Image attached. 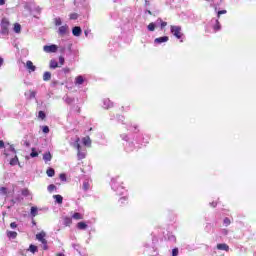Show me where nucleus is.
Wrapping results in <instances>:
<instances>
[{"label":"nucleus","mask_w":256,"mask_h":256,"mask_svg":"<svg viewBox=\"0 0 256 256\" xmlns=\"http://www.w3.org/2000/svg\"><path fill=\"white\" fill-rule=\"evenodd\" d=\"M1 35H9V20L3 18L1 21Z\"/></svg>","instance_id":"nucleus-1"},{"label":"nucleus","mask_w":256,"mask_h":256,"mask_svg":"<svg viewBox=\"0 0 256 256\" xmlns=\"http://www.w3.org/2000/svg\"><path fill=\"white\" fill-rule=\"evenodd\" d=\"M111 187L116 191L117 195H123V193H125V188H123V186H119L115 179H112Z\"/></svg>","instance_id":"nucleus-2"},{"label":"nucleus","mask_w":256,"mask_h":256,"mask_svg":"<svg viewBox=\"0 0 256 256\" xmlns=\"http://www.w3.org/2000/svg\"><path fill=\"white\" fill-rule=\"evenodd\" d=\"M74 147H76V149L78 151L77 157H78L79 161H81V159H85L87 154L85 153V151L81 150V145L79 144V138H77L76 143L74 144Z\"/></svg>","instance_id":"nucleus-3"},{"label":"nucleus","mask_w":256,"mask_h":256,"mask_svg":"<svg viewBox=\"0 0 256 256\" xmlns=\"http://www.w3.org/2000/svg\"><path fill=\"white\" fill-rule=\"evenodd\" d=\"M170 31H171L172 35H174V37H176V39H181V37L183 35L181 33V26H171Z\"/></svg>","instance_id":"nucleus-4"},{"label":"nucleus","mask_w":256,"mask_h":256,"mask_svg":"<svg viewBox=\"0 0 256 256\" xmlns=\"http://www.w3.org/2000/svg\"><path fill=\"white\" fill-rule=\"evenodd\" d=\"M43 51L45 53H57V45L52 44V45H45L43 47Z\"/></svg>","instance_id":"nucleus-5"},{"label":"nucleus","mask_w":256,"mask_h":256,"mask_svg":"<svg viewBox=\"0 0 256 256\" xmlns=\"http://www.w3.org/2000/svg\"><path fill=\"white\" fill-rule=\"evenodd\" d=\"M46 235H47V234L42 231V232L36 234V239H37L38 241H40V243L46 244V243H47V240L45 239Z\"/></svg>","instance_id":"nucleus-6"},{"label":"nucleus","mask_w":256,"mask_h":256,"mask_svg":"<svg viewBox=\"0 0 256 256\" xmlns=\"http://www.w3.org/2000/svg\"><path fill=\"white\" fill-rule=\"evenodd\" d=\"M67 31H69V26L67 24L59 27L58 29V33L59 35H61V37H63L64 35H67Z\"/></svg>","instance_id":"nucleus-7"},{"label":"nucleus","mask_w":256,"mask_h":256,"mask_svg":"<svg viewBox=\"0 0 256 256\" xmlns=\"http://www.w3.org/2000/svg\"><path fill=\"white\" fill-rule=\"evenodd\" d=\"M167 41H169V37L168 36H162V37L156 38L154 40V43L156 45H161V43H167Z\"/></svg>","instance_id":"nucleus-8"},{"label":"nucleus","mask_w":256,"mask_h":256,"mask_svg":"<svg viewBox=\"0 0 256 256\" xmlns=\"http://www.w3.org/2000/svg\"><path fill=\"white\" fill-rule=\"evenodd\" d=\"M26 68L29 69L30 73L35 72V70L37 69V67L33 65V62L31 60H28L26 62Z\"/></svg>","instance_id":"nucleus-9"},{"label":"nucleus","mask_w":256,"mask_h":256,"mask_svg":"<svg viewBox=\"0 0 256 256\" xmlns=\"http://www.w3.org/2000/svg\"><path fill=\"white\" fill-rule=\"evenodd\" d=\"M81 33H82V30H81V27L79 26H75L72 29V34L74 35V37H81Z\"/></svg>","instance_id":"nucleus-10"},{"label":"nucleus","mask_w":256,"mask_h":256,"mask_svg":"<svg viewBox=\"0 0 256 256\" xmlns=\"http://www.w3.org/2000/svg\"><path fill=\"white\" fill-rule=\"evenodd\" d=\"M218 251H229V245L225 243L217 244Z\"/></svg>","instance_id":"nucleus-11"},{"label":"nucleus","mask_w":256,"mask_h":256,"mask_svg":"<svg viewBox=\"0 0 256 256\" xmlns=\"http://www.w3.org/2000/svg\"><path fill=\"white\" fill-rule=\"evenodd\" d=\"M10 165L12 167H15V165H19V167H21V164L19 163V158L17 157V155H15L14 158L10 160Z\"/></svg>","instance_id":"nucleus-12"},{"label":"nucleus","mask_w":256,"mask_h":256,"mask_svg":"<svg viewBox=\"0 0 256 256\" xmlns=\"http://www.w3.org/2000/svg\"><path fill=\"white\" fill-rule=\"evenodd\" d=\"M104 109H111L113 107V102L109 99H104L103 101Z\"/></svg>","instance_id":"nucleus-13"},{"label":"nucleus","mask_w":256,"mask_h":256,"mask_svg":"<svg viewBox=\"0 0 256 256\" xmlns=\"http://www.w3.org/2000/svg\"><path fill=\"white\" fill-rule=\"evenodd\" d=\"M43 159L45 161V163L51 161V159H53V156L51 155V152H46L43 154Z\"/></svg>","instance_id":"nucleus-14"},{"label":"nucleus","mask_w":256,"mask_h":256,"mask_svg":"<svg viewBox=\"0 0 256 256\" xmlns=\"http://www.w3.org/2000/svg\"><path fill=\"white\" fill-rule=\"evenodd\" d=\"M83 83H85L83 76H77L75 78V85H83Z\"/></svg>","instance_id":"nucleus-15"},{"label":"nucleus","mask_w":256,"mask_h":256,"mask_svg":"<svg viewBox=\"0 0 256 256\" xmlns=\"http://www.w3.org/2000/svg\"><path fill=\"white\" fill-rule=\"evenodd\" d=\"M53 199H55V202L58 203V205H61L63 203V196L59 194L54 195Z\"/></svg>","instance_id":"nucleus-16"},{"label":"nucleus","mask_w":256,"mask_h":256,"mask_svg":"<svg viewBox=\"0 0 256 256\" xmlns=\"http://www.w3.org/2000/svg\"><path fill=\"white\" fill-rule=\"evenodd\" d=\"M77 229H79L80 231H85V229H87V224L85 222H78Z\"/></svg>","instance_id":"nucleus-17"},{"label":"nucleus","mask_w":256,"mask_h":256,"mask_svg":"<svg viewBox=\"0 0 256 256\" xmlns=\"http://www.w3.org/2000/svg\"><path fill=\"white\" fill-rule=\"evenodd\" d=\"M214 21V25H213V29L214 31H220L221 30V24L219 23V20H212V22Z\"/></svg>","instance_id":"nucleus-18"},{"label":"nucleus","mask_w":256,"mask_h":256,"mask_svg":"<svg viewBox=\"0 0 256 256\" xmlns=\"http://www.w3.org/2000/svg\"><path fill=\"white\" fill-rule=\"evenodd\" d=\"M72 219H75L76 221H80L81 219H83V214L76 212L72 215Z\"/></svg>","instance_id":"nucleus-19"},{"label":"nucleus","mask_w":256,"mask_h":256,"mask_svg":"<svg viewBox=\"0 0 256 256\" xmlns=\"http://www.w3.org/2000/svg\"><path fill=\"white\" fill-rule=\"evenodd\" d=\"M63 100L65 101V103H67L68 105H71V103L75 102V98H71L69 96H66L63 98Z\"/></svg>","instance_id":"nucleus-20"},{"label":"nucleus","mask_w":256,"mask_h":256,"mask_svg":"<svg viewBox=\"0 0 256 256\" xmlns=\"http://www.w3.org/2000/svg\"><path fill=\"white\" fill-rule=\"evenodd\" d=\"M90 187H91V184L89 183V181L83 182V186H82L83 191H89Z\"/></svg>","instance_id":"nucleus-21"},{"label":"nucleus","mask_w":256,"mask_h":256,"mask_svg":"<svg viewBox=\"0 0 256 256\" xmlns=\"http://www.w3.org/2000/svg\"><path fill=\"white\" fill-rule=\"evenodd\" d=\"M63 221H64L65 227H69V225H71V223H73V220L69 217H64Z\"/></svg>","instance_id":"nucleus-22"},{"label":"nucleus","mask_w":256,"mask_h":256,"mask_svg":"<svg viewBox=\"0 0 256 256\" xmlns=\"http://www.w3.org/2000/svg\"><path fill=\"white\" fill-rule=\"evenodd\" d=\"M59 67V63L55 60H50V69H57Z\"/></svg>","instance_id":"nucleus-23"},{"label":"nucleus","mask_w":256,"mask_h":256,"mask_svg":"<svg viewBox=\"0 0 256 256\" xmlns=\"http://www.w3.org/2000/svg\"><path fill=\"white\" fill-rule=\"evenodd\" d=\"M43 81H51V72H44Z\"/></svg>","instance_id":"nucleus-24"},{"label":"nucleus","mask_w":256,"mask_h":256,"mask_svg":"<svg viewBox=\"0 0 256 256\" xmlns=\"http://www.w3.org/2000/svg\"><path fill=\"white\" fill-rule=\"evenodd\" d=\"M157 24H160L161 29H165V27H167V22H163V20L161 18H159L156 21Z\"/></svg>","instance_id":"nucleus-25"},{"label":"nucleus","mask_w":256,"mask_h":256,"mask_svg":"<svg viewBox=\"0 0 256 256\" xmlns=\"http://www.w3.org/2000/svg\"><path fill=\"white\" fill-rule=\"evenodd\" d=\"M46 175H48L49 177H55V169L49 168V169L46 171Z\"/></svg>","instance_id":"nucleus-26"},{"label":"nucleus","mask_w":256,"mask_h":256,"mask_svg":"<svg viewBox=\"0 0 256 256\" xmlns=\"http://www.w3.org/2000/svg\"><path fill=\"white\" fill-rule=\"evenodd\" d=\"M37 213H38L37 207L35 206L31 207V211H30L31 216L37 217Z\"/></svg>","instance_id":"nucleus-27"},{"label":"nucleus","mask_w":256,"mask_h":256,"mask_svg":"<svg viewBox=\"0 0 256 256\" xmlns=\"http://www.w3.org/2000/svg\"><path fill=\"white\" fill-rule=\"evenodd\" d=\"M8 237H10V239H15L17 237V232L15 231H9L7 233Z\"/></svg>","instance_id":"nucleus-28"},{"label":"nucleus","mask_w":256,"mask_h":256,"mask_svg":"<svg viewBox=\"0 0 256 256\" xmlns=\"http://www.w3.org/2000/svg\"><path fill=\"white\" fill-rule=\"evenodd\" d=\"M14 31L16 33H21V24L19 23L14 24Z\"/></svg>","instance_id":"nucleus-29"},{"label":"nucleus","mask_w":256,"mask_h":256,"mask_svg":"<svg viewBox=\"0 0 256 256\" xmlns=\"http://www.w3.org/2000/svg\"><path fill=\"white\" fill-rule=\"evenodd\" d=\"M83 144L86 146L91 145V138L90 137L83 138Z\"/></svg>","instance_id":"nucleus-30"},{"label":"nucleus","mask_w":256,"mask_h":256,"mask_svg":"<svg viewBox=\"0 0 256 256\" xmlns=\"http://www.w3.org/2000/svg\"><path fill=\"white\" fill-rule=\"evenodd\" d=\"M29 251H30L31 253H37V251H38L37 246L31 244V245L29 246Z\"/></svg>","instance_id":"nucleus-31"},{"label":"nucleus","mask_w":256,"mask_h":256,"mask_svg":"<svg viewBox=\"0 0 256 256\" xmlns=\"http://www.w3.org/2000/svg\"><path fill=\"white\" fill-rule=\"evenodd\" d=\"M30 157L35 158L39 157V153L35 151V148H32V152L30 153Z\"/></svg>","instance_id":"nucleus-32"},{"label":"nucleus","mask_w":256,"mask_h":256,"mask_svg":"<svg viewBox=\"0 0 256 256\" xmlns=\"http://www.w3.org/2000/svg\"><path fill=\"white\" fill-rule=\"evenodd\" d=\"M55 189H57V186H55V184H50L48 186L49 193H53V191H55Z\"/></svg>","instance_id":"nucleus-33"},{"label":"nucleus","mask_w":256,"mask_h":256,"mask_svg":"<svg viewBox=\"0 0 256 256\" xmlns=\"http://www.w3.org/2000/svg\"><path fill=\"white\" fill-rule=\"evenodd\" d=\"M54 23H55L56 27H59L60 25H62L61 18H59V17L55 18Z\"/></svg>","instance_id":"nucleus-34"},{"label":"nucleus","mask_w":256,"mask_h":256,"mask_svg":"<svg viewBox=\"0 0 256 256\" xmlns=\"http://www.w3.org/2000/svg\"><path fill=\"white\" fill-rule=\"evenodd\" d=\"M147 29L148 31H155V23H150L148 26H147Z\"/></svg>","instance_id":"nucleus-35"},{"label":"nucleus","mask_w":256,"mask_h":256,"mask_svg":"<svg viewBox=\"0 0 256 256\" xmlns=\"http://www.w3.org/2000/svg\"><path fill=\"white\" fill-rule=\"evenodd\" d=\"M225 227H229V225H231V220L229 218H224V221H223Z\"/></svg>","instance_id":"nucleus-36"},{"label":"nucleus","mask_w":256,"mask_h":256,"mask_svg":"<svg viewBox=\"0 0 256 256\" xmlns=\"http://www.w3.org/2000/svg\"><path fill=\"white\" fill-rule=\"evenodd\" d=\"M38 117H39V119H45V117H47L46 115H45V112H43V111H39V113H38Z\"/></svg>","instance_id":"nucleus-37"},{"label":"nucleus","mask_w":256,"mask_h":256,"mask_svg":"<svg viewBox=\"0 0 256 256\" xmlns=\"http://www.w3.org/2000/svg\"><path fill=\"white\" fill-rule=\"evenodd\" d=\"M0 193H1V195H7V188L6 187H1L0 188Z\"/></svg>","instance_id":"nucleus-38"},{"label":"nucleus","mask_w":256,"mask_h":256,"mask_svg":"<svg viewBox=\"0 0 256 256\" xmlns=\"http://www.w3.org/2000/svg\"><path fill=\"white\" fill-rule=\"evenodd\" d=\"M22 195H23L24 197H29V189H23V190H22Z\"/></svg>","instance_id":"nucleus-39"},{"label":"nucleus","mask_w":256,"mask_h":256,"mask_svg":"<svg viewBox=\"0 0 256 256\" xmlns=\"http://www.w3.org/2000/svg\"><path fill=\"white\" fill-rule=\"evenodd\" d=\"M172 256H179V249L178 248H174L172 250Z\"/></svg>","instance_id":"nucleus-40"},{"label":"nucleus","mask_w":256,"mask_h":256,"mask_svg":"<svg viewBox=\"0 0 256 256\" xmlns=\"http://www.w3.org/2000/svg\"><path fill=\"white\" fill-rule=\"evenodd\" d=\"M79 15L77 13L70 14V19L75 20L78 19Z\"/></svg>","instance_id":"nucleus-41"},{"label":"nucleus","mask_w":256,"mask_h":256,"mask_svg":"<svg viewBox=\"0 0 256 256\" xmlns=\"http://www.w3.org/2000/svg\"><path fill=\"white\" fill-rule=\"evenodd\" d=\"M36 95H37V92L30 91V99H35Z\"/></svg>","instance_id":"nucleus-42"},{"label":"nucleus","mask_w":256,"mask_h":256,"mask_svg":"<svg viewBox=\"0 0 256 256\" xmlns=\"http://www.w3.org/2000/svg\"><path fill=\"white\" fill-rule=\"evenodd\" d=\"M10 151L12 152V153H14V155H17V150H15V146H13V145H10Z\"/></svg>","instance_id":"nucleus-43"},{"label":"nucleus","mask_w":256,"mask_h":256,"mask_svg":"<svg viewBox=\"0 0 256 256\" xmlns=\"http://www.w3.org/2000/svg\"><path fill=\"white\" fill-rule=\"evenodd\" d=\"M225 13H227V10H220V11H218V18H220L221 15H225Z\"/></svg>","instance_id":"nucleus-44"},{"label":"nucleus","mask_w":256,"mask_h":256,"mask_svg":"<svg viewBox=\"0 0 256 256\" xmlns=\"http://www.w3.org/2000/svg\"><path fill=\"white\" fill-rule=\"evenodd\" d=\"M59 63H60V65H64L65 64V58L63 56L59 57Z\"/></svg>","instance_id":"nucleus-45"},{"label":"nucleus","mask_w":256,"mask_h":256,"mask_svg":"<svg viewBox=\"0 0 256 256\" xmlns=\"http://www.w3.org/2000/svg\"><path fill=\"white\" fill-rule=\"evenodd\" d=\"M42 131L43 133H49V126H43Z\"/></svg>","instance_id":"nucleus-46"},{"label":"nucleus","mask_w":256,"mask_h":256,"mask_svg":"<svg viewBox=\"0 0 256 256\" xmlns=\"http://www.w3.org/2000/svg\"><path fill=\"white\" fill-rule=\"evenodd\" d=\"M121 138L123 139V141H128L129 137L127 136V134H122Z\"/></svg>","instance_id":"nucleus-47"},{"label":"nucleus","mask_w":256,"mask_h":256,"mask_svg":"<svg viewBox=\"0 0 256 256\" xmlns=\"http://www.w3.org/2000/svg\"><path fill=\"white\" fill-rule=\"evenodd\" d=\"M60 179L62 181H67V176L65 174H60Z\"/></svg>","instance_id":"nucleus-48"},{"label":"nucleus","mask_w":256,"mask_h":256,"mask_svg":"<svg viewBox=\"0 0 256 256\" xmlns=\"http://www.w3.org/2000/svg\"><path fill=\"white\" fill-rule=\"evenodd\" d=\"M10 227H11V229H17V223L12 222V223L10 224Z\"/></svg>","instance_id":"nucleus-49"},{"label":"nucleus","mask_w":256,"mask_h":256,"mask_svg":"<svg viewBox=\"0 0 256 256\" xmlns=\"http://www.w3.org/2000/svg\"><path fill=\"white\" fill-rule=\"evenodd\" d=\"M0 149H5V142L3 140H0Z\"/></svg>","instance_id":"nucleus-50"},{"label":"nucleus","mask_w":256,"mask_h":256,"mask_svg":"<svg viewBox=\"0 0 256 256\" xmlns=\"http://www.w3.org/2000/svg\"><path fill=\"white\" fill-rule=\"evenodd\" d=\"M42 245H43L44 251H47V249H49V246H47V240H46V243H45V244H42Z\"/></svg>","instance_id":"nucleus-51"},{"label":"nucleus","mask_w":256,"mask_h":256,"mask_svg":"<svg viewBox=\"0 0 256 256\" xmlns=\"http://www.w3.org/2000/svg\"><path fill=\"white\" fill-rule=\"evenodd\" d=\"M24 145L25 147H31V143H29V141H24Z\"/></svg>","instance_id":"nucleus-52"},{"label":"nucleus","mask_w":256,"mask_h":256,"mask_svg":"<svg viewBox=\"0 0 256 256\" xmlns=\"http://www.w3.org/2000/svg\"><path fill=\"white\" fill-rule=\"evenodd\" d=\"M211 207H217V202L210 203Z\"/></svg>","instance_id":"nucleus-53"},{"label":"nucleus","mask_w":256,"mask_h":256,"mask_svg":"<svg viewBox=\"0 0 256 256\" xmlns=\"http://www.w3.org/2000/svg\"><path fill=\"white\" fill-rule=\"evenodd\" d=\"M3 63H4V60H3V58L0 57V67L3 66Z\"/></svg>","instance_id":"nucleus-54"},{"label":"nucleus","mask_w":256,"mask_h":256,"mask_svg":"<svg viewBox=\"0 0 256 256\" xmlns=\"http://www.w3.org/2000/svg\"><path fill=\"white\" fill-rule=\"evenodd\" d=\"M145 13H148V15H153V13L151 12V10H146Z\"/></svg>","instance_id":"nucleus-55"},{"label":"nucleus","mask_w":256,"mask_h":256,"mask_svg":"<svg viewBox=\"0 0 256 256\" xmlns=\"http://www.w3.org/2000/svg\"><path fill=\"white\" fill-rule=\"evenodd\" d=\"M121 203H123V201H127L126 197L120 198Z\"/></svg>","instance_id":"nucleus-56"},{"label":"nucleus","mask_w":256,"mask_h":256,"mask_svg":"<svg viewBox=\"0 0 256 256\" xmlns=\"http://www.w3.org/2000/svg\"><path fill=\"white\" fill-rule=\"evenodd\" d=\"M0 5H5V0H0Z\"/></svg>","instance_id":"nucleus-57"},{"label":"nucleus","mask_w":256,"mask_h":256,"mask_svg":"<svg viewBox=\"0 0 256 256\" xmlns=\"http://www.w3.org/2000/svg\"><path fill=\"white\" fill-rule=\"evenodd\" d=\"M151 0H145V3H146V5H149V2H150Z\"/></svg>","instance_id":"nucleus-58"},{"label":"nucleus","mask_w":256,"mask_h":256,"mask_svg":"<svg viewBox=\"0 0 256 256\" xmlns=\"http://www.w3.org/2000/svg\"><path fill=\"white\" fill-rule=\"evenodd\" d=\"M84 33L86 37L89 35V31H85Z\"/></svg>","instance_id":"nucleus-59"},{"label":"nucleus","mask_w":256,"mask_h":256,"mask_svg":"<svg viewBox=\"0 0 256 256\" xmlns=\"http://www.w3.org/2000/svg\"><path fill=\"white\" fill-rule=\"evenodd\" d=\"M57 256H65V254L59 253V254H57Z\"/></svg>","instance_id":"nucleus-60"},{"label":"nucleus","mask_w":256,"mask_h":256,"mask_svg":"<svg viewBox=\"0 0 256 256\" xmlns=\"http://www.w3.org/2000/svg\"><path fill=\"white\" fill-rule=\"evenodd\" d=\"M225 235H227V230H224Z\"/></svg>","instance_id":"nucleus-61"},{"label":"nucleus","mask_w":256,"mask_h":256,"mask_svg":"<svg viewBox=\"0 0 256 256\" xmlns=\"http://www.w3.org/2000/svg\"><path fill=\"white\" fill-rule=\"evenodd\" d=\"M254 256H256V252L254 253Z\"/></svg>","instance_id":"nucleus-62"},{"label":"nucleus","mask_w":256,"mask_h":256,"mask_svg":"<svg viewBox=\"0 0 256 256\" xmlns=\"http://www.w3.org/2000/svg\"><path fill=\"white\" fill-rule=\"evenodd\" d=\"M206 1H211V0H206Z\"/></svg>","instance_id":"nucleus-63"}]
</instances>
